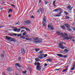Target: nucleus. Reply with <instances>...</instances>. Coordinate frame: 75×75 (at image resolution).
Returning <instances> with one entry per match:
<instances>
[{
	"label": "nucleus",
	"mask_w": 75,
	"mask_h": 75,
	"mask_svg": "<svg viewBox=\"0 0 75 75\" xmlns=\"http://www.w3.org/2000/svg\"><path fill=\"white\" fill-rule=\"evenodd\" d=\"M57 34H58V35H61L62 37L63 38H64L65 36H67L68 35H67V33H64V34L63 33H60V32H57L56 33Z\"/></svg>",
	"instance_id": "obj_1"
},
{
	"label": "nucleus",
	"mask_w": 75,
	"mask_h": 75,
	"mask_svg": "<svg viewBox=\"0 0 75 75\" xmlns=\"http://www.w3.org/2000/svg\"><path fill=\"white\" fill-rule=\"evenodd\" d=\"M24 22V23H27V24H30L31 22L30 20H28L25 21Z\"/></svg>",
	"instance_id": "obj_2"
},
{
	"label": "nucleus",
	"mask_w": 75,
	"mask_h": 75,
	"mask_svg": "<svg viewBox=\"0 0 75 75\" xmlns=\"http://www.w3.org/2000/svg\"><path fill=\"white\" fill-rule=\"evenodd\" d=\"M71 6L70 5H68L67 7V9H69L70 11H71Z\"/></svg>",
	"instance_id": "obj_3"
},
{
	"label": "nucleus",
	"mask_w": 75,
	"mask_h": 75,
	"mask_svg": "<svg viewBox=\"0 0 75 75\" xmlns=\"http://www.w3.org/2000/svg\"><path fill=\"white\" fill-rule=\"evenodd\" d=\"M28 69L29 70V71L30 72V73H31V71L32 70H33V69H32V68H30V66H28Z\"/></svg>",
	"instance_id": "obj_4"
},
{
	"label": "nucleus",
	"mask_w": 75,
	"mask_h": 75,
	"mask_svg": "<svg viewBox=\"0 0 75 75\" xmlns=\"http://www.w3.org/2000/svg\"><path fill=\"white\" fill-rule=\"evenodd\" d=\"M12 68H11V67H9L7 69V70L8 71L10 72V71H12Z\"/></svg>",
	"instance_id": "obj_5"
},
{
	"label": "nucleus",
	"mask_w": 75,
	"mask_h": 75,
	"mask_svg": "<svg viewBox=\"0 0 75 75\" xmlns=\"http://www.w3.org/2000/svg\"><path fill=\"white\" fill-rule=\"evenodd\" d=\"M62 13V12L59 13V14L60 15H57L56 14H55V15H54V17H59V16H60V15Z\"/></svg>",
	"instance_id": "obj_6"
},
{
	"label": "nucleus",
	"mask_w": 75,
	"mask_h": 75,
	"mask_svg": "<svg viewBox=\"0 0 75 75\" xmlns=\"http://www.w3.org/2000/svg\"><path fill=\"white\" fill-rule=\"evenodd\" d=\"M21 51L22 54H25V50L24 49H22Z\"/></svg>",
	"instance_id": "obj_7"
},
{
	"label": "nucleus",
	"mask_w": 75,
	"mask_h": 75,
	"mask_svg": "<svg viewBox=\"0 0 75 75\" xmlns=\"http://www.w3.org/2000/svg\"><path fill=\"white\" fill-rule=\"evenodd\" d=\"M65 25L68 28H70V25L69 24H67V23H66L65 24Z\"/></svg>",
	"instance_id": "obj_8"
},
{
	"label": "nucleus",
	"mask_w": 75,
	"mask_h": 75,
	"mask_svg": "<svg viewBox=\"0 0 75 75\" xmlns=\"http://www.w3.org/2000/svg\"><path fill=\"white\" fill-rule=\"evenodd\" d=\"M63 44H62L60 43L59 45V48H62V47H63Z\"/></svg>",
	"instance_id": "obj_9"
},
{
	"label": "nucleus",
	"mask_w": 75,
	"mask_h": 75,
	"mask_svg": "<svg viewBox=\"0 0 75 75\" xmlns=\"http://www.w3.org/2000/svg\"><path fill=\"white\" fill-rule=\"evenodd\" d=\"M6 40H11V37H8L7 36H6Z\"/></svg>",
	"instance_id": "obj_10"
},
{
	"label": "nucleus",
	"mask_w": 75,
	"mask_h": 75,
	"mask_svg": "<svg viewBox=\"0 0 75 75\" xmlns=\"http://www.w3.org/2000/svg\"><path fill=\"white\" fill-rule=\"evenodd\" d=\"M16 65H17V66H18V67L19 68L21 67H22L21 65L19 63H16Z\"/></svg>",
	"instance_id": "obj_11"
},
{
	"label": "nucleus",
	"mask_w": 75,
	"mask_h": 75,
	"mask_svg": "<svg viewBox=\"0 0 75 75\" xmlns=\"http://www.w3.org/2000/svg\"><path fill=\"white\" fill-rule=\"evenodd\" d=\"M37 70H40L41 69V67L40 66H37Z\"/></svg>",
	"instance_id": "obj_12"
},
{
	"label": "nucleus",
	"mask_w": 75,
	"mask_h": 75,
	"mask_svg": "<svg viewBox=\"0 0 75 75\" xmlns=\"http://www.w3.org/2000/svg\"><path fill=\"white\" fill-rule=\"evenodd\" d=\"M10 41L11 42H12V41H14V42H15L16 39H15V38H12L11 40Z\"/></svg>",
	"instance_id": "obj_13"
},
{
	"label": "nucleus",
	"mask_w": 75,
	"mask_h": 75,
	"mask_svg": "<svg viewBox=\"0 0 75 75\" xmlns=\"http://www.w3.org/2000/svg\"><path fill=\"white\" fill-rule=\"evenodd\" d=\"M12 11H13V10L12 9H10L8 11V13H10L12 12Z\"/></svg>",
	"instance_id": "obj_14"
},
{
	"label": "nucleus",
	"mask_w": 75,
	"mask_h": 75,
	"mask_svg": "<svg viewBox=\"0 0 75 75\" xmlns=\"http://www.w3.org/2000/svg\"><path fill=\"white\" fill-rule=\"evenodd\" d=\"M21 38H22V39H25V37L24 36L22 35L20 37Z\"/></svg>",
	"instance_id": "obj_15"
},
{
	"label": "nucleus",
	"mask_w": 75,
	"mask_h": 75,
	"mask_svg": "<svg viewBox=\"0 0 75 75\" xmlns=\"http://www.w3.org/2000/svg\"><path fill=\"white\" fill-rule=\"evenodd\" d=\"M35 60L36 61L38 62V61H40V59L38 58H36Z\"/></svg>",
	"instance_id": "obj_16"
},
{
	"label": "nucleus",
	"mask_w": 75,
	"mask_h": 75,
	"mask_svg": "<svg viewBox=\"0 0 75 75\" xmlns=\"http://www.w3.org/2000/svg\"><path fill=\"white\" fill-rule=\"evenodd\" d=\"M42 24H43V25H42L43 27H45V26L46 25V24H45V23H44V21L42 22Z\"/></svg>",
	"instance_id": "obj_17"
},
{
	"label": "nucleus",
	"mask_w": 75,
	"mask_h": 75,
	"mask_svg": "<svg viewBox=\"0 0 75 75\" xmlns=\"http://www.w3.org/2000/svg\"><path fill=\"white\" fill-rule=\"evenodd\" d=\"M40 10L41 11V12L42 13V14H43L44 13V9L43 8H41L40 9Z\"/></svg>",
	"instance_id": "obj_18"
},
{
	"label": "nucleus",
	"mask_w": 75,
	"mask_h": 75,
	"mask_svg": "<svg viewBox=\"0 0 75 75\" xmlns=\"http://www.w3.org/2000/svg\"><path fill=\"white\" fill-rule=\"evenodd\" d=\"M60 28L62 29H63V30H65V26H60Z\"/></svg>",
	"instance_id": "obj_19"
},
{
	"label": "nucleus",
	"mask_w": 75,
	"mask_h": 75,
	"mask_svg": "<svg viewBox=\"0 0 75 75\" xmlns=\"http://www.w3.org/2000/svg\"><path fill=\"white\" fill-rule=\"evenodd\" d=\"M38 42H42V40L41 39H38Z\"/></svg>",
	"instance_id": "obj_20"
},
{
	"label": "nucleus",
	"mask_w": 75,
	"mask_h": 75,
	"mask_svg": "<svg viewBox=\"0 0 75 75\" xmlns=\"http://www.w3.org/2000/svg\"><path fill=\"white\" fill-rule=\"evenodd\" d=\"M25 30H26V31H30V29H29V28H25Z\"/></svg>",
	"instance_id": "obj_21"
},
{
	"label": "nucleus",
	"mask_w": 75,
	"mask_h": 75,
	"mask_svg": "<svg viewBox=\"0 0 75 75\" xmlns=\"http://www.w3.org/2000/svg\"><path fill=\"white\" fill-rule=\"evenodd\" d=\"M47 61H48L49 62H52V59H47Z\"/></svg>",
	"instance_id": "obj_22"
},
{
	"label": "nucleus",
	"mask_w": 75,
	"mask_h": 75,
	"mask_svg": "<svg viewBox=\"0 0 75 75\" xmlns=\"http://www.w3.org/2000/svg\"><path fill=\"white\" fill-rule=\"evenodd\" d=\"M52 23H50L48 25V27L49 28H50V27H52Z\"/></svg>",
	"instance_id": "obj_23"
},
{
	"label": "nucleus",
	"mask_w": 75,
	"mask_h": 75,
	"mask_svg": "<svg viewBox=\"0 0 75 75\" xmlns=\"http://www.w3.org/2000/svg\"><path fill=\"white\" fill-rule=\"evenodd\" d=\"M64 14H65V15H66V16H68V13L66 11H65L64 12Z\"/></svg>",
	"instance_id": "obj_24"
},
{
	"label": "nucleus",
	"mask_w": 75,
	"mask_h": 75,
	"mask_svg": "<svg viewBox=\"0 0 75 75\" xmlns=\"http://www.w3.org/2000/svg\"><path fill=\"white\" fill-rule=\"evenodd\" d=\"M57 55L59 57H63V55L61 54H58Z\"/></svg>",
	"instance_id": "obj_25"
},
{
	"label": "nucleus",
	"mask_w": 75,
	"mask_h": 75,
	"mask_svg": "<svg viewBox=\"0 0 75 75\" xmlns=\"http://www.w3.org/2000/svg\"><path fill=\"white\" fill-rule=\"evenodd\" d=\"M22 73H23V74H26L27 73V71H22Z\"/></svg>",
	"instance_id": "obj_26"
},
{
	"label": "nucleus",
	"mask_w": 75,
	"mask_h": 75,
	"mask_svg": "<svg viewBox=\"0 0 75 75\" xmlns=\"http://www.w3.org/2000/svg\"><path fill=\"white\" fill-rule=\"evenodd\" d=\"M38 58H40V59H42V58H43V57L39 55L38 56Z\"/></svg>",
	"instance_id": "obj_27"
},
{
	"label": "nucleus",
	"mask_w": 75,
	"mask_h": 75,
	"mask_svg": "<svg viewBox=\"0 0 75 75\" xmlns=\"http://www.w3.org/2000/svg\"><path fill=\"white\" fill-rule=\"evenodd\" d=\"M59 10H61V9L60 8H59V9H56L54 10L53 11H57Z\"/></svg>",
	"instance_id": "obj_28"
},
{
	"label": "nucleus",
	"mask_w": 75,
	"mask_h": 75,
	"mask_svg": "<svg viewBox=\"0 0 75 75\" xmlns=\"http://www.w3.org/2000/svg\"><path fill=\"white\" fill-rule=\"evenodd\" d=\"M51 27V30H53L54 29V26H52V27Z\"/></svg>",
	"instance_id": "obj_29"
},
{
	"label": "nucleus",
	"mask_w": 75,
	"mask_h": 75,
	"mask_svg": "<svg viewBox=\"0 0 75 75\" xmlns=\"http://www.w3.org/2000/svg\"><path fill=\"white\" fill-rule=\"evenodd\" d=\"M27 33L26 32H24L22 34L23 35H26V34H27Z\"/></svg>",
	"instance_id": "obj_30"
},
{
	"label": "nucleus",
	"mask_w": 75,
	"mask_h": 75,
	"mask_svg": "<svg viewBox=\"0 0 75 75\" xmlns=\"http://www.w3.org/2000/svg\"><path fill=\"white\" fill-rule=\"evenodd\" d=\"M65 18H66V19H69V18H70V17H69L68 16H65Z\"/></svg>",
	"instance_id": "obj_31"
},
{
	"label": "nucleus",
	"mask_w": 75,
	"mask_h": 75,
	"mask_svg": "<svg viewBox=\"0 0 75 75\" xmlns=\"http://www.w3.org/2000/svg\"><path fill=\"white\" fill-rule=\"evenodd\" d=\"M64 51L65 52H68V50L67 49H65L64 50Z\"/></svg>",
	"instance_id": "obj_32"
},
{
	"label": "nucleus",
	"mask_w": 75,
	"mask_h": 75,
	"mask_svg": "<svg viewBox=\"0 0 75 75\" xmlns=\"http://www.w3.org/2000/svg\"><path fill=\"white\" fill-rule=\"evenodd\" d=\"M21 31V29L19 28H18L17 29V33H18L19 31Z\"/></svg>",
	"instance_id": "obj_33"
},
{
	"label": "nucleus",
	"mask_w": 75,
	"mask_h": 75,
	"mask_svg": "<svg viewBox=\"0 0 75 75\" xmlns=\"http://www.w3.org/2000/svg\"><path fill=\"white\" fill-rule=\"evenodd\" d=\"M35 50L36 52H37V51H40V49H36Z\"/></svg>",
	"instance_id": "obj_34"
},
{
	"label": "nucleus",
	"mask_w": 75,
	"mask_h": 75,
	"mask_svg": "<svg viewBox=\"0 0 75 75\" xmlns=\"http://www.w3.org/2000/svg\"><path fill=\"white\" fill-rule=\"evenodd\" d=\"M65 39L66 40H69V37L66 36L65 37Z\"/></svg>",
	"instance_id": "obj_35"
},
{
	"label": "nucleus",
	"mask_w": 75,
	"mask_h": 75,
	"mask_svg": "<svg viewBox=\"0 0 75 75\" xmlns=\"http://www.w3.org/2000/svg\"><path fill=\"white\" fill-rule=\"evenodd\" d=\"M21 58L20 57H19V58H18V59H17V60H18V61H20L21 60Z\"/></svg>",
	"instance_id": "obj_36"
},
{
	"label": "nucleus",
	"mask_w": 75,
	"mask_h": 75,
	"mask_svg": "<svg viewBox=\"0 0 75 75\" xmlns=\"http://www.w3.org/2000/svg\"><path fill=\"white\" fill-rule=\"evenodd\" d=\"M22 35V34H18L17 35V37H20V36H21Z\"/></svg>",
	"instance_id": "obj_37"
},
{
	"label": "nucleus",
	"mask_w": 75,
	"mask_h": 75,
	"mask_svg": "<svg viewBox=\"0 0 75 75\" xmlns=\"http://www.w3.org/2000/svg\"><path fill=\"white\" fill-rule=\"evenodd\" d=\"M37 65H38L37 66H40V64L39 62H38L37 63Z\"/></svg>",
	"instance_id": "obj_38"
},
{
	"label": "nucleus",
	"mask_w": 75,
	"mask_h": 75,
	"mask_svg": "<svg viewBox=\"0 0 75 75\" xmlns=\"http://www.w3.org/2000/svg\"><path fill=\"white\" fill-rule=\"evenodd\" d=\"M67 69H68L67 68L66 69H64L62 71V72H65V71H67Z\"/></svg>",
	"instance_id": "obj_39"
},
{
	"label": "nucleus",
	"mask_w": 75,
	"mask_h": 75,
	"mask_svg": "<svg viewBox=\"0 0 75 75\" xmlns=\"http://www.w3.org/2000/svg\"><path fill=\"white\" fill-rule=\"evenodd\" d=\"M17 24H20V22H18L17 23L15 24V25H17Z\"/></svg>",
	"instance_id": "obj_40"
},
{
	"label": "nucleus",
	"mask_w": 75,
	"mask_h": 75,
	"mask_svg": "<svg viewBox=\"0 0 75 75\" xmlns=\"http://www.w3.org/2000/svg\"><path fill=\"white\" fill-rule=\"evenodd\" d=\"M62 50H64V48H67V47H62Z\"/></svg>",
	"instance_id": "obj_41"
},
{
	"label": "nucleus",
	"mask_w": 75,
	"mask_h": 75,
	"mask_svg": "<svg viewBox=\"0 0 75 75\" xmlns=\"http://www.w3.org/2000/svg\"><path fill=\"white\" fill-rule=\"evenodd\" d=\"M43 52V51L42 50H41L39 52V53H42Z\"/></svg>",
	"instance_id": "obj_42"
},
{
	"label": "nucleus",
	"mask_w": 75,
	"mask_h": 75,
	"mask_svg": "<svg viewBox=\"0 0 75 75\" xmlns=\"http://www.w3.org/2000/svg\"><path fill=\"white\" fill-rule=\"evenodd\" d=\"M24 31H25V30H21V33H23V32H24Z\"/></svg>",
	"instance_id": "obj_43"
},
{
	"label": "nucleus",
	"mask_w": 75,
	"mask_h": 75,
	"mask_svg": "<svg viewBox=\"0 0 75 75\" xmlns=\"http://www.w3.org/2000/svg\"><path fill=\"white\" fill-rule=\"evenodd\" d=\"M46 57H47V54H45V55H44V58H45Z\"/></svg>",
	"instance_id": "obj_44"
},
{
	"label": "nucleus",
	"mask_w": 75,
	"mask_h": 75,
	"mask_svg": "<svg viewBox=\"0 0 75 75\" xmlns=\"http://www.w3.org/2000/svg\"><path fill=\"white\" fill-rule=\"evenodd\" d=\"M74 68H75V67H73L71 69V70H74Z\"/></svg>",
	"instance_id": "obj_45"
},
{
	"label": "nucleus",
	"mask_w": 75,
	"mask_h": 75,
	"mask_svg": "<svg viewBox=\"0 0 75 75\" xmlns=\"http://www.w3.org/2000/svg\"><path fill=\"white\" fill-rule=\"evenodd\" d=\"M13 35H15V36H17V34L13 33Z\"/></svg>",
	"instance_id": "obj_46"
},
{
	"label": "nucleus",
	"mask_w": 75,
	"mask_h": 75,
	"mask_svg": "<svg viewBox=\"0 0 75 75\" xmlns=\"http://www.w3.org/2000/svg\"><path fill=\"white\" fill-rule=\"evenodd\" d=\"M46 20H47L45 19H43V21H44V22H45V23H46Z\"/></svg>",
	"instance_id": "obj_47"
},
{
	"label": "nucleus",
	"mask_w": 75,
	"mask_h": 75,
	"mask_svg": "<svg viewBox=\"0 0 75 75\" xmlns=\"http://www.w3.org/2000/svg\"><path fill=\"white\" fill-rule=\"evenodd\" d=\"M34 17H35L34 16H32L31 17V18H34Z\"/></svg>",
	"instance_id": "obj_48"
},
{
	"label": "nucleus",
	"mask_w": 75,
	"mask_h": 75,
	"mask_svg": "<svg viewBox=\"0 0 75 75\" xmlns=\"http://www.w3.org/2000/svg\"><path fill=\"white\" fill-rule=\"evenodd\" d=\"M38 38L37 37V38H35L34 39V40H38Z\"/></svg>",
	"instance_id": "obj_49"
},
{
	"label": "nucleus",
	"mask_w": 75,
	"mask_h": 75,
	"mask_svg": "<svg viewBox=\"0 0 75 75\" xmlns=\"http://www.w3.org/2000/svg\"><path fill=\"white\" fill-rule=\"evenodd\" d=\"M61 69V68H60L58 69H55V70H56L57 71H58V70H59V69Z\"/></svg>",
	"instance_id": "obj_50"
},
{
	"label": "nucleus",
	"mask_w": 75,
	"mask_h": 75,
	"mask_svg": "<svg viewBox=\"0 0 75 75\" xmlns=\"http://www.w3.org/2000/svg\"><path fill=\"white\" fill-rule=\"evenodd\" d=\"M64 58H67L68 56L67 55H64Z\"/></svg>",
	"instance_id": "obj_51"
},
{
	"label": "nucleus",
	"mask_w": 75,
	"mask_h": 75,
	"mask_svg": "<svg viewBox=\"0 0 75 75\" xmlns=\"http://www.w3.org/2000/svg\"><path fill=\"white\" fill-rule=\"evenodd\" d=\"M44 3L45 4H47V2H46V1H44Z\"/></svg>",
	"instance_id": "obj_52"
},
{
	"label": "nucleus",
	"mask_w": 75,
	"mask_h": 75,
	"mask_svg": "<svg viewBox=\"0 0 75 75\" xmlns=\"http://www.w3.org/2000/svg\"><path fill=\"white\" fill-rule=\"evenodd\" d=\"M13 30L14 31H16L17 32V29H14Z\"/></svg>",
	"instance_id": "obj_53"
},
{
	"label": "nucleus",
	"mask_w": 75,
	"mask_h": 75,
	"mask_svg": "<svg viewBox=\"0 0 75 75\" xmlns=\"http://www.w3.org/2000/svg\"><path fill=\"white\" fill-rule=\"evenodd\" d=\"M55 1H53V4H55Z\"/></svg>",
	"instance_id": "obj_54"
},
{
	"label": "nucleus",
	"mask_w": 75,
	"mask_h": 75,
	"mask_svg": "<svg viewBox=\"0 0 75 75\" xmlns=\"http://www.w3.org/2000/svg\"><path fill=\"white\" fill-rule=\"evenodd\" d=\"M4 54H1V56L2 57H4Z\"/></svg>",
	"instance_id": "obj_55"
},
{
	"label": "nucleus",
	"mask_w": 75,
	"mask_h": 75,
	"mask_svg": "<svg viewBox=\"0 0 75 75\" xmlns=\"http://www.w3.org/2000/svg\"><path fill=\"white\" fill-rule=\"evenodd\" d=\"M2 75H5V73H4V72H2Z\"/></svg>",
	"instance_id": "obj_56"
},
{
	"label": "nucleus",
	"mask_w": 75,
	"mask_h": 75,
	"mask_svg": "<svg viewBox=\"0 0 75 75\" xmlns=\"http://www.w3.org/2000/svg\"><path fill=\"white\" fill-rule=\"evenodd\" d=\"M73 68H75V62L74 63L73 66Z\"/></svg>",
	"instance_id": "obj_57"
},
{
	"label": "nucleus",
	"mask_w": 75,
	"mask_h": 75,
	"mask_svg": "<svg viewBox=\"0 0 75 75\" xmlns=\"http://www.w3.org/2000/svg\"><path fill=\"white\" fill-rule=\"evenodd\" d=\"M47 63H45L44 65L45 67H47Z\"/></svg>",
	"instance_id": "obj_58"
},
{
	"label": "nucleus",
	"mask_w": 75,
	"mask_h": 75,
	"mask_svg": "<svg viewBox=\"0 0 75 75\" xmlns=\"http://www.w3.org/2000/svg\"><path fill=\"white\" fill-rule=\"evenodd\" d=\"M4 26L3 25H0V28H1L2 27H3Z\"/></svg>",
	"instance_id": "obj_59"
},
{
	"label": "nucleus",
	"mask_w": 75,
	"mask_h": 75,
	"mask_svg": "<svg viewBox=\"0 0 75 75\" xmlns=\"http://www.w3.org/2000/svg\"><path fill=\"white\" fill-rule=\"evenodd\" d=\"M43 19H45L46 17L45 16H43Z\"/></svg>",
	"instance_id": "obj_60"
},
{
	"label": "nucleus",
	"mask_w": 75,
	"mask_h": 75,
	"mask_svg": "<svg viewBox=\"0 0 75 75\" xmlns=\"http://www.w3.org/2000/svg\"><path fill=\"white\" fill-rule=\"evenodd\" d=\"M41 0H39V3H41Z\"/></svg>",
	"instance_id": "obj_61"
},
{
	"label": "nucleus",
	"mask_w": 75,
	"mask_h": 75,
	"mask_svg": "<svg viewBox=\"0 0 75 75\" xmlns=\"http://www.w3.org/2000/svg\"><path fill=\"white\" fill-rule=\"evenodd\" d=\"M37 13H38L39 12H40V9H38L37 11Z\"/></svg>",
	"instance_id": "obj_62"
},
{
	"label": "nucleus",
	"mask_w": 75,
	"mask_h": 75,
	"mask_svg": "<svg viewBox=\"0 0 75 75\" xmlns=\"http://www.w3.org/2000/svg\"><path fill=\"white\" fill-rule=\"evenodd\" d=\"M37 63L36 62H35L34 63V65H37Z\"/></svg>",
	"instance_id": "obj_63"
},
{
	"label": "nucleus",
	"mask_w": 75,
	"mask_h": 75,
	"mask_svg": "<svg viewBox=\"0 0 75 75\" xmlns=\"http://www.w3.org/2000/svg\"><path fill=\"white\" fill-rule=\"evenodd\" d=\"M12 6L13 7H15V6H14V4H12Z\"/></svg>",
	"instance_id": "obj_64"
}]
</instances>
